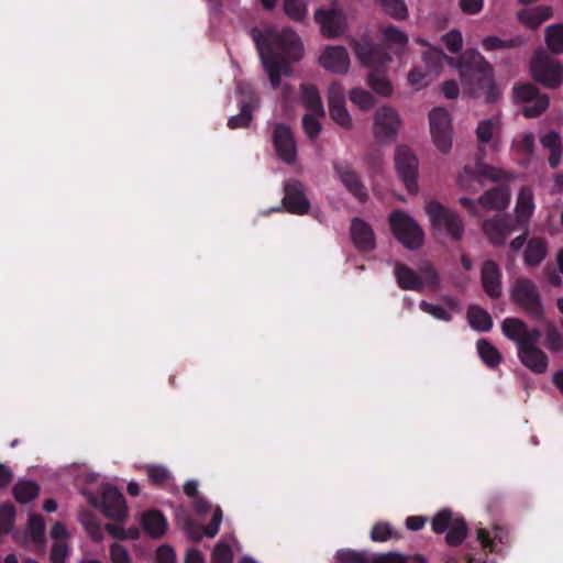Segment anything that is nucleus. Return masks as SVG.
Returning a JSON list of instances; mask_svg holds the SVG:
<instances>
[{"instance_id": "obj_1", "label": "nucleus", "mask_w": 563, "mask_h": 563, "mask_svg": "<svg viewBox=\"0 0 563 563\" xmlns=\"http://www.w3.org/2000/svg\"><path fill=\"white\" fill-rule=\"evenodd\" d=\"M251 36L272 88L276 90L280 86L282 77L292 74L290 63L299 62L303 56L301 38L290 27H284L282 31H262L254 26L251 29Z\"/></svg>"}, {"instance_id": "obj_2", "label": "nucleus", "mask_w": 563, "mask_h": 563, "mask_svg": "<svg viewBox=\"0 0 563 563\" xmlns=\"http://www.w3.org/2000/svg\"><path fill=\"white\" fill-rule=\"evenodd\" d=\"M450 64L459 69L466 93L475 97L484 91L487 103H494L500 98L493 67L477 51L467 49L460 57L450 58Z\"/></svg>"}, {"instance_id": "obj_3", "label": "nucleus", "mask_w": 563, "mask_h": 563, "mask_svg": "<svg viewBox=\"0 0 563 563\" xmlns=\"http://www.w3.org/2000/svg\"><path fill=\"white\" fill-rule=\"evenodd\" d=\"M511 299L531 319L536 321L544 320V308L540 292L537 285L531 279H517L511 290Z\"/></svg>"}, {"instance_id": "obj_4", "label": "nucleus", "mask_w": 563, "mask_h": 563, "mask_svg": "<svg viewBox=\"0 0 563 563\" xmlns=\"http://www.w3.org/2000/svg\"><path fill=\"white\" fill-rule=\"evenodd\" d=\"M389 224L395 238L407 249L417 250L423 243V231L418 222L404 212L394 210L389 214Z\"/></svg>"}, {"instance_id": "obj_5", "label": "nucleus", "mask_w": 563, "mask_h": 563, "mask_svg": "<svg viewBox=\"0 0 563 563\" xmlns=\"http://www.w3.org/2000/svg\"><path fill=\"white\" fill-rule=\"evenodd\" d=\"M424 209L435 230L445 231L455 241L463 238L464 224L455 211L435 200L428 201Z\"/></svg>"}, {"instance_id": "obj_6", "label": "nucleus", "mask_w": 563, "mask_h": 563, "mask_svg": "<svg viewBox=\"0 0 563 563\" xmlns=\"http://www.w3.org/2000/svg\"><path fill=\"white\" fill-rule=\"evenodd\" d=\"M530 69L533 79L547 88H558L563 81L561 63L545 54L534 55L531 59Z\"/></svg>"}, {"instance_id": "obj_7", "label": "nucleus", "mask_w": 563, "mask_h": 563, "mask_svg": "<svg viewBox=\"0 0 563 563\" xmlns=\"http://www.w3.org/2000/svg\"><path fill=\"white\" fill-rule=\"evenodd\" d=\"M395 167L399 178L410 194L418 192V158L406 145H398L395 152Z\"/></svg>"}, {"instance_id": "obj_8", "label": "nucleus", "mask_w": 563, "mask_h": 563, "mask_svg": "<svg viewBox=\"0 0 563 563\" xmlns=\"http://www.w3.org/2000/svg\"><path fill=\"white\" fill-rule=\"evenodd\" d=\"M89 503L95 507L100 504L103 515L114 521H123L128 516L125 498L114 486H106L101 492L100 499L97 496H91Z\"/></svg>"}, {"instance_id": "obj_9", "label": "nucleus", "mask_w": 563, "mask_h": 563, "mask_svg": "<svg viewBox=\"0 0 563 563\" xmlns=\"http://www.w3.org/2000/svg\"><path fill=\"white\" fill-rule=\"evenodd\" d=\"M430 132L435 146L448 153L452 146L451 118L446 109L434 108L429 113Z\"/></svg>"}, {"instance_id": "obj_10", "label": "nucleus", "mask_w": 563, "mask_h": 563, "mask_svg": "<svg viewBox=\"0 0 563 563\" xmlns=\"http://www.w3.org/2000/svg\"><path fill=\"white\" fill-rule=\"evenodd\" d=\"M332 167L338 179L351 195H353L360 202L367 201V188L351 163L347 161L335 159L332 162Z\"/></svg>"}, {"instance_id": "obj_11", "label": "nucleus", "mask_w": 563, "mask_h": 563, "mask_svg": "<svg viewBox=\"0 0 563 563\" xmlns=\"http://www.w3.org/2000/svg\"><path fill=\"white\" fill-rule=\"evenodd\" d=\"M272 142L277 156L286 164L292 165L297 159V143L291 128L285 123L273 126Z\"/></svg>"}, {"instance_id": "obj_12", "label": "nucleus", "mask_w": 563, "mask_h": 563, "mask_svg": "<svg viewBox=\"0 0 563 563\" xmlns=\"http://www.w3.org/2000/svg\"><path fill=\"white\" fill-rule=\"evenodd\" d=\"M503 334L516 345H537L542 336L539 328L529 329L525 321L518 318H506L501 323Z\"/></svg>"}, {"instance_id": "obj_13", "label": "nucleus", "mask_w": 563, "mask_h": 563, "mask_svg": "<svg viewBox=\"0 0 563 563\" xmlns=\"http://www.w3.org/2000/svg\"><path fill=\"white\" fill-rule=\"evenodd\" d=\"M400 118L391 107L377 109L374 115V135L379 142H391L396 139Z\"/></svg>"}, {"instance_id": "obj_14", "label": "nucleus", "mask_w": 563, "mask_h": 563, "mask_svg": "<svg viewBox=\"0 0 563 563\" xmlns=\"http://www.w3.org/2000/svg\"><path fill=\"white\" fill-rule=\"evenodd\" d=\"M353 49L363 65L374 69H379L391 60V56L385 45L375 44L368 40L355 42Z\"/></svg>"}, {"instance_id": "obj_15", "label": "nucleus", "mask_w": 563, "mask_h": 563, "mask_svg": "<svg viewBox=\"0 0 563 563\" xmlns=\"http://www.w3.org/2000/svg\"><path fill=\"white\" fill-rule=\"evenodd\" d=\"M328 102L331 119L340 126L350 130L352 119L345 108L344 89L339 82H332L328 88Z\"/></svg>"}, {"instance_id": "obj_16", "label": "nucleus", "mask_w": 563, "mask_h": 563, "mask_svg": "<svg viewBox=\"0 0 563 563\" xmlns=\"http://www.w3.org/2000/svg\"><path fill=\"white\" fill-rule=\"evenodd\" d=\"M283 203L290 213L299 216L308 213L310 202L306 198L305 187L300 181L290 179L285 184Z\"/></svg>"}, {"instance_id": "obj_17", "label": "nucleus", "mask_w": 563, "mask_h": 563, "mask_svg": "<svg viewBox=\"0 0 563 563\" xmlns=\"http://www.w3.org/2000/svg\"><path fill=\"white\" fill-rule=\"evenodd\" d=\"M319 62L324 69L335 74H344L350 67L349 53L343 46H327Z\"/></svg>"}, {"instance_id": "obj_18", "label": "nucleus", "mask_w": 563, "mask_h": 563, "mask_svg": "<svg viewBox=\"0 0 563 563\" xmlns=\"http://www.w3.org/2000/svg\"><path fill=\"white\" fill-rule=\"evenodd\" d=\"M501 271L493 260H486L482 266L481 283L485 294L492 299L501 296Z\"/></svg>"}, {"instance_id": "obj_19", "label": "nucleus", "mask_w": 563, "mask_h": 563, "mask_svg": "<svg viewBox=\"0 0 563 563\" xmlns=\"http://www.w3.org/2000/svg\"><path fill=\"white\" fill-rule=\"evenodd\" d=\"M518 358L527 368L536 374H542L549 365L548 355L538 345H517Z\"/></svg>"}, {"instance_id": "obj_20", "label": "nucleus", "mask_w": 563, "mask_h": 563, "mask_svg": "<svg viewBox=\"0 0 563 563\" xmlns=\"http://www.w3.org/2000/svg\"><path fill=\"white\" fill-rule=\"evenodd\" d=\"M222 518L223 515L221 508L216 506L211 521L206 527L196 523L191 519H187L185 522V530L188 537L194 541H200L203 536L213 538L219 532Z\"/></svg>"}, {"instance_id": "obj_21", "label": "nucleus", "mask_w": 563, "mask_h": 563, "mask_svg": "<svg viewBox=\"0 0 563 563\" xmlns=\"http://www.w3.org/2000/svg\"><path fill=\"white\" fill-rule=\"evenodd\" d=\"M351 238L355 247L362 252H371L376 246L372 227L360 218L352 220Z\"/></svg>"}, {"instance_id": "obj_22", "label": "nucleus", "mask_w": 563, "mask_h": 563, "mask_svg": "<svg viewBox=\"0 0 563 563\" xmlns=\"http://www.w3.org/2000/svg\"><path fill=\"white\" fill-rule=\"evenodd\" d=\"M483 231L492 244L500 246L505 244L508 235L512 231L511 221L508 218L500 216L485 220L483 223Z\"/></svg>"}, {"instance_id": "obj_23", "label": "nucleus", "mask_w": 563, "mask_h": 563, "mask_svg": "<svg viewBox=\"0 0 563 563\" xmlns=\"http://www.w3.org/2000/svg\"><path fill=\"white\" fill-rule=\"evenodd\" d=\"M314 20L328 37H335L344 31L343 18L336 10L318 9L314 12Z\"/></svg>"}, {"instance_id": "obj_24", "label": "nucleus", "mask_w": 563, "mask_h": 563, "mask_svg": "<svg viewBox=\"0 0 563 563\" xmlns=\"http://www.w3.org/2000/svg\"><path fill=\"white\" fill-rule=\"evenodd\" d=\"M258 101L257 95L253 91L250 92L247 99L241 100L240 112L228 120L229 129L247 128L253 120V111L258 106Z\"/></svg>"}, {"instance_id": "obj_25", "label": "nucleus", "mask_w": 563, "mask_h": 563, "mask_svg": "<svg viewBox=\"0 0 563 563\" xmlns=\"http://www.w3.org/2000/svg\"><path fill=\"white\" fill-rule=\"evenodd\" d=\"M141 525L151 538L159 539L166 533L168 522L159 510L152 509L142 515Z\"/></svg>"}, {"instance_id": "obj_26", "label": "nucleus", "mask_w": 563, "mask_h": 563, "mask_svg": "<svg viewBox=\"0 0 563 563\" xmlns=\"http://www.w3.org/2000/svg\"><path fill=\"white\" fill-rule=\"evenodd\" d=\"M551 16L552 8L549 5H537L534 8L522 9L517 13L519 22L531 30L538 29Z\"/></svg>"}, {"instance_id": "obj_27", "label": "nucleus", "mask_w": 563, "mask_h": 563, "mask_svg": "<svg viewBox=\"0 0 563 563\" xmlns=\"http://www.w3.org/2000/svg\"><path fill=\"white\" fill-rule=\"evenodd\" d=\"M395 277L398 286L405 290L421 291L423 288L422 278L409 266L402 263H396Z\"/></svg>"}, {"instance_id": "obj_28", "label": "nucleus", "mask_w": 563, "mask_h": 563, "mask_svg": "<svg viewBox=\"0 0 563 563\" xmlns=\"http://www.w3.org/2000/svg\"><path fill=\"white\" fill-rule=\"evenodd\" d=\"M300 101L311 113L324 117L325 110L318 88L314 85L302 84L300 86Z\"/></svg>"}, {"instance_id": "obj_29", "label": "nucleus", "mask_w": 563, "mask_h": 563, "mask_svg": "<svg viewBox=\"0 0 563 563\" xmlns=\"http://www.w3.org/2000/svg\"><path fill=\"white\" fill-rule=\"evenodd\" d=\"M510 194L506 187H494L487 190L478 200L485 209L504 210L508 207Z\"/></svg>"}, {"instance_id": "obj_30", "label": "nucleus", "mask_w": 563, "mask_h": 563, "mask_svg": "<svg viewBox=\"0 0 563 563\" xmlns=\"http://www.w3.org/2000/svg\"><path fill=\"white\" fill-rule=\"evenodd\" d=\"M534 210V196L530 187L520 189L516 203V218L519 223H527Z\"/></svg>"}, {"instance_id": "obj_31", "label": "nucleus", "mask_w": 563, "mask_h": 563, "mask_svg": "<svg viewBox=\"0 0 563 563\" xmlns=\"http://www.w3.org/2000/svg\"><path fill=\"white\" fill-rule=\"evenodd\" d=\"M547 254V242L541 238H532L527 242L523 260L529 266H538L545 258Z\"/></svg>"}, {"instance_id": "obj_32", "label": "nucleus", "mask_w": 563, "mask_h": 563, "mask_svg": "<svg viewBox=\"0 0 563 563\" xmlns=\"http://www.w3.org/2000/svg\"><path fill=\"white\" fill-rule=\"evenodd\" d=\"M466 317L470 325L479 332H488L493 328L490 314L477 305L468 307Z\"/></svg>"}, {"instance_id": "obj_33", "label": "nucleus", "mask_w": 563, "mask_h": 563, "mask_svg": "<svg viewBox=\"0 0 563 563\" xmlns=\"http://www.w3.org/2000/svg\"><path fill=\"white\" fill-rule=\"evenodd\" d=\"M477 353L483 363L490 369H495L503 361L500 352L488 340L479 339L476 342Z\"/></svg>"}, {"instance_id": "obj_34", "label": "nucleus", "mask_w": 563, "mask_h": 563, "mask_svg": "<svg viewBox=\"0 0 563 563\" xmlns=\"http://www.w3.org/2000/svg\"><path fill=\"white\" fill-rule=\"evenodd\" d=\"M40 487L35 482L21 481L13 486V496L20 504H27L38 496Z\"/></svg>"}, {"instance_id": "obj_35", "label": "nucleus", "mask_w": 563, "mask_h": 563, "mask_svg": "<svg viewBox=\"0 0 563 563\" xmlns=\"http://www.w3.org/2000/svg\"><path fill=\"white\" fill-rule=\"evenodd\" d=\"M545 43L552 53H563V23L552 24L545 29Z\"/></svg>"}, {"instance_id": "obj_36", "label": "nucleus", "mask_w": 563, "mask_h": 563, "mask_svg": "<svg viewBox=\"0 0 563 563\" xmlns=\"http://www.w3.org/2000/svg\"><path fill=\"white\" fill-rule=\"evenodd\" d=\"M445 541L451 547L460 545L467 534V526L463 518H455L454 522L446 530Z\"/></svg>"}, {"instance_id": "obj_37", "label": "nucleus", "mask_w": 563, "mask_h": 563, "mask_svg": "<svg viewBox=\"0 0 563 563\" xmlns=\"http://www.w3.org/2000/svg\"><path fill=\"white\" fill-rule=\"evenodd\" d=\"M401 533L395 530L388 522L379 521L375 523L371 531V539L374 542H385L391 539H400Z\"/></svg>"}, {"instance_id": "obj_38", "label": "nucleus", "mask_w": 563, "mask_h": 563, "mask_svg": "<svg viewBox=\"0 0 563 563\" xmlns=\"http://www.w3.org/2000/svg\"><path fill=\"white\" fill-rule=\"evenodd\" d=\"M384 12L395 20L402 21L408 18V8L404 0H376Z\"/></svg>"}, {"instance_id": "obj_39", "label": "nucleus", "mask_w": 563, "mask_h": 563, "mask_svg": "<svg viewBox=\"0 0 563 563\" xmlns=\"http://www.w3.org/2000/svg\"><path fill=\"white\" fill-rule=\"evenodd\" d=\"M368 85L375 92L384 97H387L393 92L390 81L379 71V69H373L368 75Z\"/></svg>"}, {"instance_id": "obj_40", "label": "nucleus", "mask_w": 563, "mask_h": 563, "mask_svg": "<svg viewBox=\"0 0 563 563\" xmlns=\"http://www.w3.org/2000/svg\"><path fill=\"white\" fill-rule=\"evenodd\" d=\"M144 471L150 483L156 486L164 485L170 478V472L163 465L148 464Z\"/></svg>"}, {"instance_id": "obj_41", "label": "nucleus", "mask_w": 563, "mask_h": 563, "mask_svg": "<svg viewBox=\"0 0 563 563\" xmlns=\"http://www.w3.org/2000/svg\"><path fill=\"white\" fill-rule=\"evenodd\" d=\"M284 11L291 20L303 21L307 14V8L303 0H284Z\"/></svg>"}, {"instance_id": "obj_42", "label": "nucleus", "mask_w": 563, "mask_h": 563, "mask_svg": "<svg viewBox=\"0 0 563 563\" xmlns=\"http://www.w3.org/2000/svg\"><path fill=\"white\" fill-rule=\"evenodd\" d=\"M15 520V509L10 503L0 506V533H9Z\"/></svg>"}, {"instance_id": "obj_43", "label": "nucleus", "mask_w": 563, "mask_h": 563, "mask_svg": "<svg viewBox=\"0 0 563 563\" xmlns=\"http://www.w3.org/2000/svg\"><path fill=\"white\" fill-rule=\"evenodd\" d=\"M515 98L521 102H532L534 99L541 97L539 89L533 84H522L515 86Z\"/></svg>"}, {"instance_id": "obj_44", "label": "nucleus", "mask_w": 563, "mask_h": 563, "mask_svg": "<svg viewBox=\"0 0 563 563\" xmlns=\"http://www.w3.org/2000/svg\"><path fill=\"white\" fill-rule=\"evenodd\" d=\"M452 511L449 509L440 510L432 520V530L435 533H443L454 522Z\"/></svg>"}, {"instance_id": "obj_45", "label": "nucleus", "mask_w": 563, "mask_h": 563, "mask_svg": "<svg viewBox=\"0 0 563 563\" xmlns=\"http://www.w3.org/2000/svg\"><path fill=\"white\" fill-rule=\"evenodd\" d=\"M339 563H373L368 554L353 550H340L336 552Z\"/></svg>"}, {"instance_id": "obj_46", "label": "nucleus", "mask_w": 563, "mask_h": 563, "mask_svg": "<svg viewBox=\"0 0 563 563\" xmlns=\"http://www.w3.org/2000/svg\"><path fill=\"white\" fill-rule=\"evenodd\" d=\"M351 101L362 110H368L374 106V97L371 92L354 88L350 91Z\"/></svg>"}, {"instance_id": "obj_47", "label": "nucleus", "mask_w": 563, "mask_h": 563, "mask_svg": "<svg viewBox=\"0 0 563 563\" xmlns=\"http://www.w3.org/2000/svg\"><path fill=\"white\" fill-rule=\"evenodd\" d=\"M550 104V100L547 95H542L541 97L534 99L532 104L526 106L523 108V115L526 118H537L541 113H543Z\"/></svg>"}, {"instance_id": "obj_48", "label": "nucleus", "mask_w": 563, "mask_h": 563, "mask_svg": "<svg viewBox=\"0 0 563 563\" xmlns=\"http://www.w3.org/2000/svg\"><path fill=\"white\" fill-rule=\"evenodd\" d=\"M550 104V100L547 95H542L541 97L534 99L532 104L526 106L523 108V115L526 118H537L541 113H543Z\"/></svg>"}, {"instance_id": "obj_49", "label": "nucleus", "mask_w": 563, "mask_h": 563, "mask_svg": "<svg viewBox=\"0 0 563 563\" xmlns=\"http://www.w3.org/2000/svg\"><path fill=\"white\" fill-rule=\"evenodd\" d=\"M419 308L426 312L431 314L433 318L441 321H451L452 314L442 306L430 303L426 300H421L419 303Z\"/></svg>"}, {"instance_id": "obj_50", "label": "nucleus", "mask_w": 563, "mask_h": 563, "mask_svg": "<svg viewBox=\"0 0 563 563\" xmlns=\"http://www.w3.org/2000/svg\"><path fill=\"white\" fill-rule=\"evenodd\" d=\"M380 31L385 41L389 44L405 46L408 43V36L394 25L383 27Z\"/></svg>"}, {"instance_id": "obj_51", "label": "nucleus", "mask_w": 563, "mask_h": 563, "mask_svg": "<svg viewBox=\"0 0 563 563\" xmlns=\"http://www.w3.org/2000/svg\"><path fill=\"white\" fill-rule=\"evenodd\" d=\"M317 117L313 113H306L302 117V128L310 140H314L321 131V124Z\"/></svg>"}, {"instance_id": "obj_52", "label": "nucleus", "mask_w": 563, "mask_h": 563, "mask_svg": "<svg viewBox=\"0 0 563 563\" xmlns=\"http://www.w3.org/2000/svg\"><path fill=\"white\" fill-rule=\"evenodd\" d=\"M545 346L553 352H559L563 347V336L560 331L552 324H550L547 329Z\"/></svg>"}, {"instance_id": "obj_53", "label": "nucleus", "mask_w": 563, "mask_h": 563, "mask_svg": "<svg viewBox=\"0 0 563 563\" xmlns=\"http://www.w3.org/2000/svg\"><path fill=\"white\" fill-rule=\"evenodd\" d=\"M419 272L423 284L426 283L430 287H437L440 284L439 274L431 263L421 264L419 266Z\"/></svg>"}, {"instance_id": "obj_54", "label": "nucleus", "mask_w": 563, "mask_h": 563, "mask_svg": "<svg viewBox=\"0 0 563 563\" xmlns=\"http://www.w3.org/2000/svg\"><path fill=\"white\" fill-rule=\"evenodd\" d=\"M445 47L453 54L459 53L463 45V37L460 31L452 30L442 36Z\"/></svg>"}, {"instance_id": "obj_55", "label": "nucleus", "mask_w": 563, "mask_h": 563, "mask_svg": "<svg viewBox=\"0 0 563 563\" xmlns=\"http://www.w3.org/2000/svg\"><path fill=\"white\" fill-rule=\"evenodd\" d=\"M29 529L34 542L42 541L45 532V522L38 515H33L29 519Z\"/></svg>"}, {"instance_id": "obj_56", "label": "nucleus", "mask_w": 563, "mask_h": 563, "mask_svg": "<svg viewBox=\"0 0 563 563\" xmlns=\"http://www.w3.org/2000/svg\"><path fill=\"white\" fill-rule=\"evenodd\" d=\"M212 559L216 563H232L233 552L225 542H219L212 552Z\"/></svg>"}, {"instance_id": "obj_57", "label": "nucleus", "mask_w": 563, "mask_h": 563, "mask_svg": "<svg viewBox=\"0 0 563 563\" xmlns=\"http://www.w3.org/2000/svg\"><path fill=\"white\" fill-rule=\"evenodd\" d=\"M69 548L66 542H54L49 554L52 563H66Z\"/></svg>"}, {"instance_id": "obj_58", "label": "nucleus", "mask_w": 563, "mask_h": 563, "mask_svg": "<svg viewBox=\"0 0 563 563\" xmlns=\"http://www.w3.org/2000/svg\"><path fill=\"white\" fill-rule=\"evenodd\" d=\"M110 558L112 563H131L129 552L123 545L119 543H113L111 545Z\"/></svg>"}, {"instance_id": "obj_59", "label": "nucleus", "mask_w": 563, "mask_h": 563, "mask_svg": "<svg viewBox=\"0 0 563 563\" xmlns=\"http://www.w3.org/2000/svg\"><path fill=\"white\" fill-rule=\"evenodd\" d=\"M494 123L492 120H484L478 123L476 135L479 142L488 143L493 136Z\"/></svg>"}, {"instance_id": "obj_60", "label": "nucleus", "mask_w": 563, "mask_h": 563, "mask_svg": "<svg viewBox=\"0 0 563 563\" xmlns=\"http://www.w3.org/2000/svg\"><path fill=\"white\" fill-rule=\"evenodd\" d=\"M156 560L158 563H176V553L169 545H161L156 550Z\"/></svg>"}, {"instance_id": "obj_61", "label": "nucleus", "mask_w": 563, "mask_h": 563, "mask_svg": "<svg viewBox=\"0 0 563 563\" xmlns=\"http://www.w3.org/2000/svg\"><path fill=\"white\" fill-rule=\"evenodd\" d=\"M542 146L547 150H553L558 147H562L561 136L555 131H550L544 134L540 140Z\"/></svg>"}, {"instance_id": "obj_62", "label": "nucleus", "mask_w": 563, "mask_h": 563, "mask_svg": "<svg viewBox=\"0 0 563 563\" xmlns=\"http://www.w3.org/2000/svg\"><path fill=\"white\" fill-rule=\"evenodd\" d=\"M484 0H460L461 10L470 15L477 14L482 11Z\"/></svg>"}, {"instance_id": "obj_63", "label": "nucleus", "mask_w": 563, "mask_h": 563, "mask_svg": "<svg viewBox=\"0 0 563 563\" xmlns=\"http://www.w3.org/2000/svg\"><path fill=\"white\" fill-rule=\"evenodd\" d=\"M373 563H408L405 555L389 552L373 558Z\"/></svg>"}, {"instance_id": "obj_64", "label": "nucleus", "mask_w": 563, "mask_h": 563, "mask_svg": "<svg viewBox=\"0 0 563 563\" xmlns=\"http://www.w3.org/2000/svg\"><path fill=\"white\" fill-rule=\"evenodd\" d=\"M478 173L481 176L485 178H489L494 181L501 180L504 178V173L500 169L488 165H478Z\"/></svg>"}]
</instances>
